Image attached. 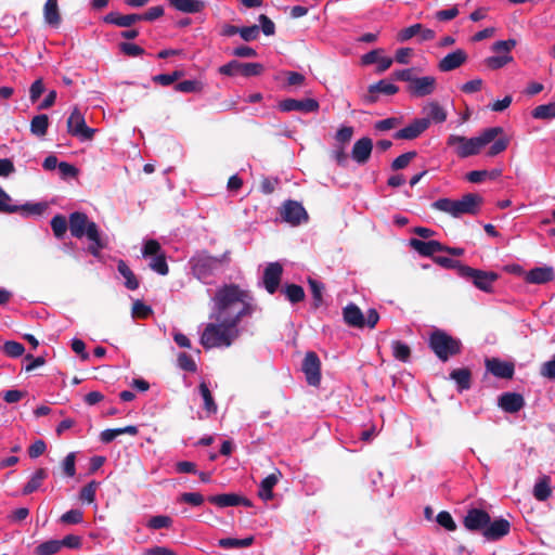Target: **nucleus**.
I'll return each instance as SVG.
<instances>
[{
    "instance_id": "e433bc0d",
    "label": "nucleus",
    "mask_w": 555,
    "mask_h": 555,
    "mask_svg": "<svg viewBox=\"0 0 555 555\" xmlns=\"http://www.w3.org/2000/svg\"><path fill=\"white\" fill-rule=\"evenodd\" d=\"M117 270L119 274L125 279V286L128 289L134 291L139 287V281L137 276L124 260L118 261Z\"/></svg>"
},
{
    "instance_id": "8fccbe9b",
    "label": "nucleus",
    "mask_w": 555,
    "mask_h": 555,
    "mask_svg": "<svg viewBox=\"0 0 555 555\" xmlns=\"http://www.w3.org/2000/svg\"><path fill=\"white\" fill-rule=\"evenodd\" d=\"M99 487L96 481H90L80 491V500L86 503H93L95 500V492Z\"/></svg>"
},
{
    "instance_id": "412c9836",
    "label": "nucleus",
    "mask_w": 555,
    "mask_h": 555,
    "mask_svg": "<svg viewBox=\"0 0 555 555\" xmlns=\"http://www.w3.org/2000/svg\"><path fill=\"white\" fill-rule=\"evenodd\" d=\"M487 371L499 378H512L514 375V365L498 358L486 360Z\"/></svg>"
},
{
    "instance_id": "a878e982",
    "label": "nucleus",
    "mask_w": 555,
    "mask_h": 555,
    "mask_svg": "<svg viewBox=\"0 0 555 555\" xmlns=\"http://www.w3.org/2000/svg\"><path fill=\"white\" fill-rule=\"evenodd\" d=\"M526 281L531 284H545L554 279V270L552 267H537L526 274Z\"/></svg>"
},
{
    "instance_id": "1a4fd4ad",
    "label": "nucleus",
    "mask_w": 555,
    "mask_h": 555,
    "mask_svg": "<svg viewBox=\"0 0 555 555\" xmlns=\"http://www.w3.org/2000/svg\"><path fill=\"white\" fill-rule=\"evenodd\" d=\"M67 131L80 141H90L95 133V129L87 126L85 116L78 107H74L67 119Z\"/></svg>"
},
{
    "instance_id": "423d86ee",
    "label": "nucleus",
    "mask_w": 555,
    "mask_h": 555,
    "mask_svg": "<svg viewBox=\"0 0 555 555\" xmlns=\"http://www.w3.org/2000/svg\"><path fill=\"white\" fill-rule=\"evenodd\" d=\"M142 257L149 259V267L160 275H167L169 268L166 261V254L160 244L153 238L144 240L142 245Z\"/></svg>"
},
{
    "instance_id": "4d7b16f0",
    "label": "nucleus",
    "mask_w": 555,
    "mask_h": 555,
    "mask_svg": "<svg viewBox=\"0 0 555 555\" xmlns=\"http://www.w3.org/2000/svg\"><path fill=\"white\" fill-rule=\"evenodd\" d=\"M508 144H509V140L506 137H501V138L496 139L493 142V144L490 146V149L487 153L488 156L499 155L500 153L504 152L507 149Z\"/></svg>"
},
{
    "instance_id": "58836bf2",
    "label": "nucleus",
    "mask_w": 555,
    "mask_h": 555,
    "mask_svg": "<svg viewBox=\"0 0 555 555\" xmlns=\"http://www.w3.org/2000/svg\"><path fill=\"white\" fill-rule=\"evenodd\" d=\"M51 228H52V231H53V234L55 235V237L57 238H62L67 229H69V223H68V220L66 219L65 216L63 215H56L54 216L52 219H51Z\"/></svg>"
},
{
    "instance_id": "f8f14e48",
    "label": "nucleus",
    "mask_w": 555,
    "mask_h": 555,
    "mask_svg": "<svg viewBox=\"0 0 555 555\" xmlns=\"http://www.w3.org/2000/svg\"><path fill=\"white\" fill-rule=\"evenodd\" d=\"M302 372L310 386H319L321 382V362L315 352L306 353L302 361Z\"/></svg>"
},
{
    "instance_id": "774afa93",
    "label": "nucleus",
    "mask_w": 555,
    "mask_h": 555,
    "mask_svg": "<svg viewBox=\"0 0 555 555\" xmlns=\"http://www.w3.org/2000/svg\"><path fill=\"white\" fill-rule=\"evenodd\" d=\"M540 373L544 377L555 378V354L550 361L542 364Z\"/></svg>"
},
{
    "instance_id": "72a5a7b5",
    "label": "nucleus",
    "mask_w": 555,
    "mask_h": 555,
    "mask_svg": "<svg viewBox=\"0 0 555 555\" xmlns=\"http://www.w3.org/2000/svg\"><path fill=\"white\" fill-rule=\"evenodd\" d=\"M198 393L203 399L204 410L206 416H210L217 413L218 406L214 400V397L205 382H202L198 386Z\"/></svg>"
},
{
    "instance_id": "4be33fe9",
    "label": "nucleus",
    "mask_w": 555,
    "mask_h": 555,
    "mask_svg": "<svg viewBox=\"0 0 555 555\" xmlns=\"http://www.w3.org/2000/svg\"><path fill=\"white\" fill-rule=\"evenodd\" d=\"M372 150V140L367 137H363L353 144L351 157L356 163L363 165L369 160Z\"/></svg>"
},
{
    "instance_id": "ddd939ff",
    "label": "nucleus",
    "mask_w": 555,
    "mask_h": 555,
    "mask_svg": "<svg viewBox=\"0 0 555 555\" xmlns=\"http://www.w3.org/2000/svg\"><path fill=\"white\" fill-rule=\"evenodd\" d=\"M415 36L418 37L420 42H424L434 40L436 37V33L433 29L426 28L422 24L417 23L401 29L397 34V40L399 42H405Z\"/></svg>"
},
{
    "instance_id": "3c124183",
    "label": "nucleus",
    "mask_w": 555,
    "mask_h": 555,
    "mask_svg": "<svg viewBox=\"0 0 555 555\" xmlns=\"http://www.w3.org/2000/svg\"><path fill=\"white\" fill-rule=\"evenodd\" d=\"M88 240L90 241V245L88 247L89 253L96 258L100 257L101 250L106 247V244L101 238L100 232L95 233L94 237H88Z\"/></svg>"
},
{
    "instance_id": "a18cd8bd",
    "label": "nucleus",
    "mask_w": 555,
    "mask_h": 555,
    "mask_svg": "<svg viewBox=\"0 0 555 555\" xmlns=\"http://www.w3.org/2000/svg\"><path fill=\"white\" fill-rule=\"evenodd\" d=\"M61 551L60 540H49L36 547L37 555H54Z\"/></svg>"
},
{
    "instance_id": "4468645a",
    "label": "nucleus",
    "mask_w": 555,
    "mask_h": 555,
    "mask_svg": "<svg viewBox=\"0 0 555 555\" xmlns=\"http://www.w3.org/2000/svg\"><path fill=\"white\" fill-rule=\"evenodd\" d=\"M279 108L282 112H302V113H313L319 109V103L314 99H286L279 103Z\"/></svg>"
},
{
    "instance_id": "c9c22d12",
    "label": "nucleus",
    "mask_w": 555,
    "mask_h": 555,
    "mask_svg": "<svg viewBox=\"0 0 555 555\" xmlns=\"http://www.w3.org/2000/svg\"><path fill=\"white\" fill-rule=\"evenodd\" d=\"M48 477V473L44 468H38L31 476L28 482L23 488V494L27 495L37 491L42 481Z\"/></svg>"
},
{
    "instance_id": "37998d69",
    "label": "nucleus",
    "mask_w": 555,
    "mask_h": 555,
    "mask_svg": "<svg viewBox=\"0 0 555 555\" xmlns=\"http://www.w3.org/2000/svg\"><path fill=\"white\" fill-rule=\"evenodd\" d=\"M286 298L292 302V304H297L301 300H304L305 298V292H304V288L297 284H289V285H286L283 289Z\"/></svg>"
},
{
    "instance_id": "aec40b11",
    "label": "nucleus",
    "mask_w": 555,
    "mask_h": 555,
    "mask_svg": "<svg viewBox=\"0 0 555 555\" xmlns=\"http://www.w3.org/2000/svg\"><path fill=\"white\" fill-rule=\"evenodd\" d=\"M426 129H428L427 120H422L421 118L414 119L406 127L400 129L393 134V138L397 140H413L420 137Z\"/></svg>"
},
{
    "instance_id": "9b49d317",
    "label": "nucleus",
    "mask_w": 555,
    "mask_h": 555,
    "mask_svg": "<svg viewBox=\"0 0 555 555\" xmlns=\"http://www.w3.org/2000/svg\"><path fill=\"white\" fill-rule=\"evenodd\" d=\"M281 217L283 221L298 225L308 220V214L304 206L296 201H286L281 208Z\"/></svg>"
},
{
    "instance_id": "c85d7f7f",
    "label": "nucleus",
    "mask_w": 555,
    "mask_h": 555,
    "mask_svg": "<svg viewBox=\"0 0 555 555\" xmlns=\"http://www.w3.org/2000/svg\"><path fill=\"white\" fill-rule=\"evenodd\" d=\"M344 321L352 327L362 328L364 326V314L361 309L354 305L349 304L343 310Z\"/></svg>"
},
{
    "instance_id": "5701e85b",
    "label": "nucleus",
    "mask_w": 555,
    "mask_h": 555,
    "mask_svg": "<svg viewBox=\"0 0 555 555\" xmlns=\"http://www.w3.org/2000/svg\"><path fill=\"white\" fill-rule=\"evenodd\" d=\"M422 113L425 115V117L421 119L427 120L428 127L431 122L442 124L447 120L448 117L447 111L438 102L435 101L427 103L423 107Z\"/></svg>"
},
{
    "instance_id": "338daca9",
    "label": "nucleus",
    "mask_w": 555,
    "mask_h": 555,
    "mask_svg": "<svg viewBox=\"0 0 555 555\" xmlns=\"http://www.w3.org/2000/svg\"><path fill=\"white\" fill-rule=\"evenodd\" d=\"M353 135V128L350 126H344L336 132L335 139L341 144L348 143Z\"/></svg>"
},
{
    "instance_id": "0e129e2a",
    "label": "nucleus",
    "mask_w": 555,
    "mask_h": 555,
    "mask_svg": "<svg viewBox=\"0 0 555 555\" xmlns=\"http://www.w3.org/2000/svg\"><path fill=\"white\" fill-rule=\"evenodd\" d=\"M238 34L243 40L253 41L258 37L259 27L257 25L240 27Z\"/></svg>"
},
{
    "instance_id": "69168bd1",
    "label": "nucleus",
    "mask_w": 555,
    "mask_h": 555,
    "mask_svg": "<svg viewBox=\"0 0 555 555\" xmlns=\"http://www.w3.org/2000/svg\"><path fill=\"white\" fill-rule=\"evenodd\" d=\"M400 124V120L395 117L382 119L375 122L374 128L378 131H387L396 128Z\"/></svg>"
},
{
    "instance_id": "b1692460",
    "label": "nucleus",
    "mask_w": 555,
    "mask_h": 555,
    "mask_svg": "<svg viewBox=\"0 0 555 555\" xmlns=\"http://www.w3.org/2000/svg\"><path fill=\"white\" fill-rule=\"evenodd\" d=\"M208 501L218 507H229V506H250V502L247 499H244L234 493H223L211 495L208 498Z\"/></svg>"
},
{
    "instance_id": "393cba45",
    "label": "nucleus",
    "mask_w": 555,
    "mask_h": 555,
    "mask_svg": "<svg viewBox=\"0 0 555 555\" xmlns=\"http://www.w3.org/2000/svg\"><path fill=\"white\" fill-rule=\"evenodd\" d=\"M410 246L415 249L420 255L430 257L436 253L444 250V245L438 241H422L418 238H411Z\"/></svg>"
},
{
    "instance_id": "473e14b6",
    "label": "nucleus",
    "mask_w": 555,
    "mask_h": 555,
    "mask_svg": "<svg viewBox=\"0 0 555 555\" xmlns=\"http://www.w3.org/2000/svg\"><path fill=\"white\" fill-rule=\"evenodd\" d=\"M532 493L538 501H546L552 494L550 476L543 475L539 477L534 483Z\"/></svg>"
},
{
    "instance_id": "9d476101",
    "label": "nucleus",
    "mask_w": 555,
    "mask_h": 555,
    "mask_svg": "<svg viewBox=\"0 0 555 555\" xmlns=\"http://www.w3.org/2000/svg\"><path fill=\"white\" fill-rule=\"evenodd\" d=\"M461 272L462 275L470 278L477 288L487 293L492 291V285L498 279L494 272H485L470 267H462Z\"/></svg>"
},
{
    "instance_id": "2eb2a0df",
    "label": "nucleus",
    "mask_w": 555,
    "mask_h": 555,
    "mask_svg": "<svg viewBox=\"0 0 555 555\" xmlns=\"http://www.w3.org/2000/svg\"><path fill=\"white\" fill-rule=\"evenodd\" d=\"M490 515L479 508H472L464 517V526L469 531H485L489 525Z\"/></svg>"
},
{
    "instance_id": "cd10ccee",
    "label": "nucleus",
    "mask_w": 555,
    "mask_h": 555,
    "mask_svg": "<svg viewBox=\"0 0 555 555\" xmlns=\"http://www.w3.org/2000/svg\"><path fill=\"white\" fill-rule=\"evenodd\" d=\"M524 398L519 393L506 392L499 399V405L508 413H516L524 406Z\"/></svg>"
},
{
    "instance_id": "ea45409f",
    "label": "nucleus",
    "mask_w": 555,
    "mask_h": 555,
    "mask_svg": "<svg viewBox=\"0 0 555 555\" xmlns=\"http://www.w3.org/2000/svg\"><path fill=\"white\" fill-rule=\"evenodd\" d=\"M399 88L388 80H379L376 83H373L369 87L370 93H384L388 95L396 94Z\"/></svg>"
},
{
    "instance_id": "0eeeda50",
    "label": "nucleus",
    "mask_w": 555,
    "mask_h": 555,
    "mask_svg": "<svg viewBox=\"0 0 555 555\" xmlns=\"http://www.w3.org/2000/svg\"><path fill=\"white\" fill-rule=\"evenodd\" d=\"M517 42L515 39L499 40L492 44V51L498 55L489 56L485 60V64L490 69H500L513 62V56L509 52L516 47Z\"/></svg>"
},
{
    "instance_id": "603ef678",
    "label": "nucleus",
    "mask_w": 555,
    "mask_h": 555,
    "mask_svg": "<svg viewBox=\"0 0 555 555\" xmlns=\"http://www.w3.org/2000/svg\"><path fill=\"white\" fill-rule=\"evenodd\" d=\"M176 91L183 93L198 92L202 89L201 82L197 80H183L175 86Z\"/></svg>"
},
{
    "instance_id": "49530a36",
    "label": "nucleus",
    "mask_w": 555,
    "mask_h": 555,
    "mask_svg": "<svg viewBox=\"0 0 555 555\" xmlns=\"http://www.w3.org/2000/svg\"><path fill=\"white\" fill-rule=\"evenodd\" d=\"M392 353L397 360L406 362L410 358L411 350L409 346L399 340L392 343Z\"/></svg>"
},
{
    "instance_id": "13d9d810",
    "label": "nucleus",
    "mask_w": 555,
    "mask_h": 555,
    "mask_svg": "<svg viewBox=\"0 0 555 555\" xmlns=\"http://www.w3.org/2000/svg\"><path fill=\"white\" fill-rule=\"evenodd\" d=\"M152 313L151 307L141 300H135L132 306V315L134 318L146 319Z\"/></svg>"
},
{
    "instance_id": "4c0bfd02",
    "label": "nucleus",
    "mask_w": 555,
    "mask_h": 555,
    "mask_svg": "<svg viewBox=\"0 0 555 555\" xmlns=\"http://www.w3.org/2000/svg\"><path fill=\"white\" fill-rule=\"evenodd\" d=\"M49 124V117L46 114L36 115L30 121V131L37 137H43L48 131Z\"/></svg>"
},
{
    "instance_id": "7c9ffc66",
    "label": "nucleus",
    "mask_w": 555,
    "mask_h": 555,
    "mask_svg": "<svg viewBox=\"0 0 555 555\" xmlns=\"http://www.w3.org/2000/svg\"><path fill=\"white\" fill-rule=\"evenodd\" d=\"M103 21L118 27H130L135 22L141 21V16L140 14L121 15L118 12H109L103 17Z\"/></svg>"
},
{
    "instance_id": "09e8293b",
    "label": "nucleus",
    "mask_w": 555,
    "mask_h": 555,
    "mask_svg": "<svg viewBox=\"0 0 555 555\" xmlns=\"http://www.w3.org/2000/svg\"><path fill=\"white\" fill-rule=\"evenodd\" d=\"M263 72V66L260 63H241L240 73L244 77L259 76Z\"/></svg>"
},
{
    "instance_id": "a19ab883",
    "label": "nucleus",
    "mask_w": 555,
    "mask_h": 555,
    "mask_svg": "<svg viewBox=\"0 0 555 555\" xmlns=\"http://www.w3.org/2000/svg\"><path fill=\"white\" fill-rule=\"evenodd\" d=\"M253 541V537H247L244 539L224 538L220 539L218 544L223 548H240L251 545Z\"/></svg>"
},
{
    "instance_id": "dca6fc26",
    "label": "nucleus",
    "mask_w": 555,
    "mask_h": 555,
    "mask_svg": "<svg viewBox=\"0 0 555 555\" xmlns=\"http://www.w3.org/2000/svg\"><path fill=\"white\" fill-rule=\"evenodd\" d=\"M436 83V78L433 76L414 77L409 85V91L416 98H423L435 91Z\"/></svg>"
},
{
    "instance_id": "f704fd0d",
    "label": "nucleus",
    "mask_w": 555,
    "mask_h": 555,
    "mask_svg": "<svg viewBox=\"0 0 555 555\" xmlns=\"http://www.w3.org/2000/svg\"><path fill=\"white\" fill-rule=\"evenodd\" d=\"M15 212H20L23 217L41 216L48 208L46 203H25L15 205Z\"/></svg>"
},
{
    "instance_id": "5fc2aeb1",
    "label": "nucleus",
    "mask_w": 555,
    "mask_h": 555,
    "mask_svg": "<svg viewBox=\"0 0 555 555\" xmlns=\"http://www.w3.org/2000/svg\"><path fill=\"white\" fill-rule=\"evenodd\" d=\"M415 156V152H408L399 155L391 164L392 169L399 170L405 168Z\"/></svg>"
},
{
    "instance_id": "e2e57ef3",
    "label": "nucleus",
    "mask_w": 555,
    "mask_h": 555,
    "mask_svg": "<svg viewBox=\"0 0 555 555\" xmlns=\"http://www.w3.org/2000/svg\"><path fill=\"white\" fill-rule=\"evenodd\" d=\"M437 522L449 531H453L456 528L452 516L448 512H440L437 515Z\"/></svg>"
},
{
    "instance_id": "864d4df0",
    "label": "nucleus",
    "mask_w": 555,
    "mask_h": 555,
    "mask_svg": "<svg viewBox=\"0 0 555 555\" xmlns=\"http://www.w3.org/2000/svg\"><path fill=\"white\" fill-rule=\"evenodd\" d=\"M3 350L9 357L17 358L24 353L25 348L21 343L9 340L4 343Z\"/></svg>"
},
{
    "instance_id": "20e7f679",
    "label": "nucleus",
    "mask_w": 555,
    "mask_h": 555,
    "mask_svg": "<svg viewBox=\"0 0 555 555\" xmlns=\"http://www.w3.org/2000/svg\"><path fill=\"white\" fill-rule=\"evenodd\" d=\"M193 274L202 282L208 283L222 264L221 258L208 255L205 251L197 253L189 261Z\"/></svg>"
},
{
    "instance_id": "bf43d9fd",
    "label": "nucleus",
    "mask_w": 555,
    "mask_h": 555,
    "mask_svg": "<svg viewBox=\"0 0 555 555\" xmlns=\"http://www.w3.org/2000/svg\"><path fill=\"white\" fill-rule=\"evenodd\" d=\"M16 207L12 204L11 196L4 191L0 192V211L7 214H14Z\"/></svg>"
},
{
    "instance_id": "c756f323",
    "label": "nucleus",
    "mask_w": 555,
    "mask_h": 555,
    "mask_svg": "<svg viewBox=\"0 0 555 555\" xmlns=\"http://www.w3.org/2000/svg\"><path fill=\"white\" fill-rule=\"evenodd\" d=\"M43 20L46 24L53 28H57L61 24V13L57 0H47L43 5Z\"/></svg>"
},
{
    "instance_id": "a211bd4d",
    "label": "nucleus",
    "mask_w": 555,
    "mask_h": 555,
    "mask_svg": "<svg viewBox=\"0 0 555 555\" xmlns=\"http://www.w3.org/2000/svg\"><path fill=\"white\" fill-rule=\"evenodd\" d=\"M282 266L279 262H271L263 272V286L269 294H274L280 285L282 276Z\"/></svg>"
},
{
    "instance_id": "2f4dec72",
    "label": "nucleus",
    "mask_w": 555,
    "mask_h": 555,
    "mask_svg": "<svg viewBox=\"0 0 555 555\" xmlns=\"http://www.w3.org/2000/svg\"><path fill=\"white\" fill-rule=\"evenodd\" d=\"M168 3L177 11L189 14L198 13L205 8L202 0H168Z\"/></svg>"
},
{
    "instance_id": "6ab92c4d",
    "label": "nucleus",
    "mask_w": 555,
    "mask_h": 555,
    "mask_svg": "<svg viewBox=\"0 0 555 555\" xmlns=\"http://www.w3.org/2000/svg\"><path fill=\"white\" fill-rule=\"evenodd\" d=\"M509 530V521L504 518H499L493 521H489V525H487L482 535L489 541H496L508 534Z\"/></svg>"
},
{
    "instance_id": "de8ad7c7",
    "label": "nucleus",
    "mask_w": 555,
    "mask_h": 555,
    "mask_svg": "<svg viewBox=\"0 0 555 555\" xmlns=\"http://www.w3.org/2000/svg\"><path fill=\"white\" fill-rule=\"evenodd\" d=\"M172 525V519L166 515H157L150 518L146 526L150 529L158 530L162 528H169Z\"/></svg>"
},
{
    "instance_id": "f3484780",
    "label": "nucleus",
    "mask_w": 555,
    "mask_h": 555,
    "mask_svg": "<svg viewBox=\"0 0 555 555\" xmlns=\"http://www.w3.org/2000/svg\"><path fill=\"white\" fill-rule=\"evenodd\" d=\"M468 55L463 49H456L439 61L438 69L442 73L452 72L466 63Z\"/></svg>"
},
{
    "instance_id": "6e6552de",
    "label": "nucleus",
    "mask_w": 555,
    "mask_h": 555,
    "mask_svg": "<svg viewBox=\"0 0 555 555\" xmlns=\"http://www.w3.org/2000/svg\"><path fill=\"white\" fill-rule=\"evenodd\" d=\"M68 223L70 234L76 238L94 237L95 233L100 232L96 223L80 211L72 212L68 217Z\"/></svg>"
},
{
    "instance_id": "6e6d98bb",
    "label": "nucleus",
    "mask_w": 555,
    "mask_h": 555,
    "mask_svg": "<svg viewBox=\"0 0 555 555\" xmlns=\"http://www.w3.org/2000/svg\"><path fill=\"white\" fill-rule=\"evenodd\" d=\"M82 517L83 515L80 509H69L61 516V521L63 524L75 525L80 524L82 521Z\"/></svg>"
},
{
    "instance_id": "052dcab7",
    "label": "nucleus",
    "mask_w": 555,
    "mask_h": 555,
    "mask_svg": "<svg viewBox=\"0 0 555 555\" xmlns=\"http://www.w3.org/2000/svg\"><path fill=\"white\" fill-rule=\"evenodd\" d=\"M119 49L122 53L129 56H140L144 53V50L138 44L130 42H121Z\"/></svg>"
},
{
    "instance_id": "f257e3e1",
    "label": "nucleus",
    "mask_w": 555,
    "mask_h": 555,
    "mask_svg": "<svg viewBox=\"0 0 555 555\" xmlns=\"http://www.w3.org/2000/svg\"><path fill=\"white\" fill-rule=\"evenodd\" d=\"M254 311L250 293L236 285L224 284L214 297L210 311L211 322L207 323L201 335L205 349L228 348L241 335L240 323Z\"/></svg>"
},
{
    "instance_id": "bb28decb",
    "label": "nucleus",
    "mask_w": 555,
    "mask_h": 555,
    "mask_svg": "<svg viewBox=\"0 0 555 555\" xmlns=\"http://www.w3.org/2000/svg\"><path fill=\"white\" fill-rule=\"evenodd\" d=\"M282 474L280 470H275L274 473L267 476L261 480L259 485L258 495L263 501H269L273 498V488L276 486L279 480L281 479Z\"/></svg>"
},
{
    "instance_id": "680f3d73",
    "label": "nucleus",
    "mask_w": 555,
    "mask_h": 555,
    "mask_svg": "<svg viewBox=\"0 0 555 555\" xmlns=\"http://www.w3.org/2000/svg\"><path fill=\"white\" fill-rule=\"evenodd\" d=\"M44 92V85L41 78L35 80L29 89V98L33 103H35L41 94Z\"/></svg>"
},
{
    "instance_id": "39448f33",
    "label": "nucleus",
    "mask_w": 555,
    "mask_h": 555,
    "mask_svg": "<svg viewBox=\"0 0 555 555\" xmlns=\"http://www.w3.org/2000/svg\"><path fill=\"white\" fill-rule=\"evenodd\" d=\"M429 346L441 361H447L451 356L457 354L461 351L460 340L440 330L431 333Z\"/></svg>"
},
{
    "instance_id": "79ce46f5",
    "label": "nucleus",
    "mask_w": 555,
    "mask_h": 555,
    "mask_svg": "<svg viewBox=\"0 0 555 555\" xmlns=\"http://www.w3.org/2000/svg\"><path fill=\"white\" fill-rule=\"evenodd\" d=\"M451 378L457 384L461 390L470 387V372L467 369H457L451 373Z\"/></svg>"
},
{
    "instance_id": "f03ea898",
    "label": "nucleus",
    "mask_w": 555,
    "mask_h": 555,
    "mask_svg": "<svg viewBox=\"0 0 555 555\" xmlns=\"http://www.w3.org/2000/svg\"><path fill=\"white\" fill-rule=\"evenodd\" d=\"M503 133L501 127H490L480 132L479 135L466 138L460 134H450L447 139V145L453 149V152L460 158H467L480 153V151L493 142L495 138Z\"/></svg>"
},
{
    "instance_id": "c03bdc74",
    "label": "nucleus",
    "mask_w": 555,
    "mask_h": 555,
    "mask_svg": "<svg viewBox=\"0 0 555 555\" xmlns=\"http://www.w3.org/2000/svg\"><path fill=\"white\" fill-rule=\"evenodd\" d=\"M532 117L535 119L555 118V102L537 106L532 111Z\"/></svg>"
},
{
    "instance_id": "7ed1b4c3",
    "label": "nucleus",
    "mask_w": 555,
    "mask_h": 555,
    "mask_svg": "<svg viewBox=\"0 0 555 555\" xmlns=\"http://www.w3.org/2000/svg\"><path fill=\"white\" fill-rule=\"evenodd\" d=\"M482 197L475 193H467L460 199L439 198L433 203V208L446 212L453 218L463 215H477L482 205Z\"/></svg>"
}]
</instances>
